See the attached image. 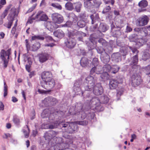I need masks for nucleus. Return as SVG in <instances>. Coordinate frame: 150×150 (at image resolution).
I'll use <instances>...</instances> for the list:
<instances>
[{"label": "nucleus", "instance_id": "obj_32", "mask_svg": "<svg viewBox=\"0 0 150 150\" xmlns=\"http://www.w3.org/2000/svg\"><path fill=\"white\" fill-rule=\"evenodd\" d=\"M119 67L116 65H114L111 67V73L115 74L118 71Z\"/></svg>", "mask_w": 150, "mask_h": 150}, {"label": "nucleus", "instance_id": "obj_21", "mask_svg": "<svg viewBox=\"0 0 150 150\" xmlns=\"http://www.w3.org/2000/svg\"><path fill=\"white\" fill-rule=\"evenodd\" d=\"M54 35L59 38H62L64 36V33L61 30H57L54 32Z\"/></svg>", "mask_w": 150, "mask_h": 150}, {"label": "nucleus", "instance_id": "obj_62", "mask_svg": "<svg viewBox=\"0 0 150 150\" xmlns=\"http://www.w3.org/2000/svg\"><path fill=\"white\" fill-rule=\"evenodd\" d=\"M38 39L43 40L44 39V37L42 35H37Z\"/></svg>", "mask_w": 150, "mask_h": 150}, {"label": "nucleus", "instance_id": "obj_19", "mask_svg": "<svg viewBox=\"0 0 150 150\" xmlns=\"http://www.w3.org/2000/svg\"><path fill=\"white\" fill-rule=\"evenodd\" d=\"M111 59L112 61L118 62L121 60V55L118 52L113 53L112 55Z\"/></svg>", "mask_w": 150, "mask_h": 150}, {"label": "nucleus", "instance_id": "obj_52", "mask_svg": "<svg viewBox=\"0 0 150 150\" xmlns=\"http://www.w3.org/2000/svg\"><path fill=\"white\" fill-rule=\"evenodd\" d=\"M17 21H16V24L15 25L14 27L12 28L11 31V33L13 34H14L15 33L16 28V24L17 23Z\"/></svg>", "mask_w": 150, "mask_h": 150}, {"label": "nucleus", "instance_id": "obj_5", "mask_svg": "<svg viewBox=\"0 0 150 150\" xmlns=\"http://www.w3.org/2000/svg\"><path fill=\"white\" fill-rule=\"evenodd\" d=\"M57 103V100L55 98L52 97H48L42 101L41 105L43 106L47 107L54 105Z\"/></svg>", "mask_w": 150, "mask_h": 150}, {"label": "nucleus", "instance_id": "obj_25", "mask_svg": "<svg viewBox=\"0 0 150 150\" xmlns=\"http://www.w3.org/2000/svg\"><path fill=\"white\" fill-rule=\"evenodd\" d=\"M89 62V61L85 57H82L80 60L81 65L83 67L87 66Z\"/></svg>", "mask_w": 150, "mask_h": 150}, {"label": "nucleus", "instance_id": "obj_34", "mask_svg": "<svg viewBox=\"0 0 150 150\" xmlns=\"http://www.w3.org/2000/svg\"><path fill=\"white\" fill-rule=\"evenodd\" d=\"M138 5L141 7L144 8L147 6L148 3L146 0H142L139 2Z\"/></svg>", "mask_w": 150, "mask_h": 150}, {"label": "nucleus", "instance_id": "obj_4", "mask_svg": "<svg viewBox=\"0 0 150 150\" xmlns=\"http://www.w3.org/2000/svg\"><path fill=\"white\" fill-rule=\"evenodd\" d=\"M11 54V50L8 49L6 51L4 50H1L0 53V58L3 62V65L4 67L7 66L9 59V57Z\"/></svg>", "mask_w": 150, "mask_h": 150}, {"label": "nucleus", "instance_id": "obj_22", "mask_svg": "<svg viewBox=\"0 0 150 150\" xmlns=\"http://www.w3.org/2000/svg\"><path fill=\"white\" fill-rule=\"evenodd\" d=\"M69 19L72 21V22L76 23L78 20V19L77 17L75 14L73 13H71L69 14L68 16Z\"/></svg>", "mask_w": 150, "mask_h": 150}, {"label": "nucleus", "instance_id": "obj_9", "mask_svg": "<svg viewBox=\"0 0 150 150\" xmlns=\"http://www.w3.org/2000/svg\"><path fill=\"white\" fill-rule=\"evenodd\" d=\"M137 36L135 34H133L129 37V39L130 41L134 42H136V45L137 47H139L142 45L143 42H142V39H138Z\"/></svg>", "mask_w": 150, "mask_h": 150}, {"label": "nucleus", "instance_id": "obj_64", "mask_svg": "<svg viewBox=\"0 0 150 150\" xmlns=\"http://www.w3.org/2000/svg\"><path fill=\"white\" fill-rule=\"evenodd\" d=\"M145 69L146 72H150V65H148L145 67Z\"/></svg>", "mask_w": 150, "mask_h": 150}, {"label": "nucleus", "instance_id": "obj_10", "mask_svg": "<svg viewBox=\"0 0 150 150\" xmlns=\"http://www.w3.org/2000/svg\"><path fill=\"white\" fill-rule=\"evenodd\" d=\"M52 18L54 23L57 24H60L63 21V18L62 16L57 13L52 14Z\"/></svg>", "mask_w": 150, "mask_h": 150}, {"label": "nucleus", "instance_id": "obj_35", "mask_svg": "<svg viewBox=\"0 0 150 150\" xmlns=\"http://www.w3.org/2000/svg\"><path fill=\"white\" fill-rule=\"evenodd\" d=\"M98 29L99 31L101 32H105L107 30L106 25L103 23H100Z\"/></svg>", "mask_w": 150, "mask_h": 150}, {"label": "nucleus", "instance_id": "obj_14", "mask_svg": "<svg viewBox=\"0 0 150 150\" xmlns=\"http://www.w3.org/2000/svg\"><path fill=\"white\" fill-rule=\"evenodd\" d=\"M36 18L43 21H46L48 19L47 16L41 11L38 12L36 15Z\"/></svg>", "mask_w": 150, "mask_h": 150}, {"label": "nucleus", "instance_id": "obj_20", "mask_svg": "<svg viewBox=\"0 0 150 150\" xmlns=\"http://www.w3.org/2000/svg\"><path fill=\"white\" fill-rule=\"evenodd\" d=\"M63 121L58 120L54 122L53 123L50 124L48 125V128L49 129H53L56 128L60 124L64 122Z\"/></svg>", "mask_w": 150, "mask_h": 150}, {"label": "nucleus", "instance_id": "obj_3", "mask_svg": "<svg viewBox=\"0 0 150 150\" xmlns=\"http://www.w3.org/2000/svg\"><path fill=\"white\" fill-rule=\"evenodd\" d=\"M100 102L99 99L97 97L93 98L88 103L87 109L90 108L92 110H100V108L101 107L100 105Z\"/></svg>", "mask_w": 150, "mask_h": 150}, {"label": "nucleus", "instance_id": "obj_47", "mask_svg": "<svg viewBox=\"0 0 150 150\" xmlns=\"http://www.w3.org/2000/svg\"><path fill=\"white\" fill-rule=\"evenodd\" d=\"M111 10V8L109 6H107L104 8L102 12L103 13H105L108 12Z\"/></svg>", "mask_w": 150, "mask_h": 150}, {"label": "nucleus", "instance_id": "obj_24", "mask_svg": "<svg viewBox=\"0 0 150 150\" xmlns=\"http://www.w3.org/2000/svg\"><path fill=\"white\" fill-rule=\"evenodd\" d=\"M75 35L79 41H82L83 37H84L86 35L85 33L81 31L76 32L75 33Z\"/></svg>", "mask_w": 150, "mask_h": 150}, {"label": "nucleus", "instance_id": "obj_48", "mask_svg": "<svg viewBox=\"0 0 150 150\" xmlns=\"http://www.w3.org/2000/svg\"><path fill=\"white\" fill-rule=\"evenodd\" d=\"M72 24L71 21H68L64 24L62 25V27H70Z\"/></svg>", "mask_w": 150, "mask_h": 150}, {"label": "nucleus", "instance_id": "obj_31", "mask_svg": "<svg viewBox=\"0 0 150 150\" xmlns=\"http://www.w3.org/2000/svg\"><path fill=\"white\" fill-rule=\"evenodd\" d=\"M138 61V56L137 55H135L133 57L132 60V63L131 64L133 65V66L137 67V66L136 65L137 64V62Z\"/></svg>", "mask_w": 150, "mask_h": 150}, {"label": "nucleus", "instance_id": "obj_33", "mask_svg": "<svg viewBox=\"0 0 150 150\" xmlns=\"http://www.w3.org/2000/svg\"><path fill=\"white\" fill-rule=\"evenodd\" d=\"M81 81H77L74 84V89H76L77 92H79L81 91V88H79L81 84Z\"/></svg>", "mask_w": 150, "mask_h": 150}, {"label": "nucleus", "instance_id": "obj_40", "mask_svg": "<svg viewBox=\"0 0 150 150\" xmlns=\"http://www.w3.org/2000/svg\"><path fill=\"white\" fill-rule=\"evenodd\" d=\"M90 18L92 20V23L93 24L94 22V21L99 18V16L98 14H95L91 15Z\"/></svg>", "mask_w": 150, "mask_h": 150}, {"label": "nucleus", "instance_id": "obj_58", "mask_svg": "<svg viewBox=\"0 0 150 150\" xmlns=\"http://www.w3.org/2000/svg\"><path fill=\"white\" fill-rule=\"evenodd\" d=\"M23 131L24 133L25 137L28 138L29 136V133H27L25 129H23Z\"/></svg>", "mask_w": 150, "mask_h": 150}, {"label": "nucleus", "instance_id": "obj_23", "mask_svg": "<svg viewBox=\"0 0 150 150\" xmlns=\"http://www.w3.org/2000/svg\"><path fill=\"white\" fill-rule=\"evenodd\" d=\"M74 8L77 12H79L80 11L82 4L80 2H78L74 3Z\"/></svg>", "mask_w": 150, "mask_h": 150}, {"label": "nucleus", "instance_id": "obj_50", "mask_svg": "<svg viewBox=\"0 0 150 150\" xmlns=\"http://www.w3.org/2000/svg\"><path fill=\"white\" fill-rule=\"evenodd\" d=\"M54 110L53 108H46L44 109L43 110V112H53V110Z\"/></svg>", "mask_w": 150, "mask_h": 150}, {"label": "nucleus", "instance_id": "obj_1", "mask_svg": "<svg viewBox=\"0 0 150 150\" xmlns=\"http://www.w3.org/2000/svg\"><path fill=\"white\" fill-rule=\"evenodd\" d=\"M41 77L44 82V85H42V86L47 91H50V89L53 88L55 85L52 73L49 71L43 72L41 74Z\"/></svg>", "mask_w": 150, "mask_h": 150}, {"label": "nucleus", "instance_id": "obj_51", "mask_svg": "<svg viewBox=\"0 0 150 150\" xmlns=\"http://www.w3.org/2000/svg\"><path fill=\"white\" fill-rule=\"evenodd\" d=\"M8 9H6L1 16V18L2 19L5 18L8 13Z\"/></svg>", "mask_w": 150, "mask_h": 150}, {"label": "nucleus", "instance_id": "obj_41", "mask_svg": "<svg viewBox=\"0 0 150 150\" xmlns=\"http://www.w3.org/2000/svg\"><path fill=\"white\" fill-rule=\"evenodd\" d=\"M7 90H8V86L6 84V83L5 81H4V97H5L7 95Z\"/></svg>", "mask_w": 150, "mask_h": 150}, {"label": "nucleus", "instance_id": "obj_37", "mask_svg": "<svg viewBox=\"0 0 150 150\" xmlns=\"http://www.w3.org/2000/svg\"><path fill=\"white\" fill-rule=\"evenodd\" d=\"M100 100L102 103L106 104L108 103L109 101V98L107 96H103L101 97Z\"/></svg>", "mask_w": 150, "mask_h": 150}, {"label": "nucleus", "instance_id": "obj_60", "mask_svg": "<svg viewBox=\"0 0 150 150\" xmlns=\"http://www.w3.org/2000/svg\"><path fill=\"white\" fill-rule=\"evenodd\" d=\"M5 137H4V138H11L12 136L10 134L8 133L7 134H5Z\"/></svg>", "mask_w": 150, "mask_h": 150}, {"label": "nucleus", "instance_id": "obj_16", "mask_svg": "<svg viewBox=\"0 0 150 150\" xmlns=\"http://www.w3.org/2000/svg\"><path fill=\"white\" fill-rule=\"evenodd\" d=\"M65 44L68 47L72 48L76 45V42L74 39L70 37L65 42Z\"/></svg>", "mask_w": 150, "mask_h": 150}, {"label": "nucleus", "instance_id": "obj_46", "mask_svg": "<svg viewBox=\"0 0 150 150\" xmlns=\"http://www.w3.org/2000/svg\"><path fill=\"white\" fill-rule=\"evenodd\" d=\"M99 62L98 59L97 58H94L93 59L92 61V64L94 67L97 66Z\"/></svg>", "mask_w": 150, "mask_h": 150}, {"label": "nucleus", "instance_id": "obj_43", "mask_svg": "<svg viewBox=\"0 0 150 150\" xmlns=\"http://www.w3.org/2000/svg\"><path fill=\"white\" fill-rule=\"evenodd\" d=\"M51 6L59 10H61L62 8L61 6L57 3H52L51 4Z\"/></svg>", "mask_w": 150, "mask_h": 150}, {"label": "nucleus", "instance_id": "obj_15", "mask_svg": "<svg viewBox=\"0 0 150 150\" xmlns=\"http://www.w3.org/2000/svg\"><path fill=\"white\" fill-rule=\"evenodd\" d=\"M102 67L100 66L93 67L90 71V74L95 75V74H103V71L101 70Z\"/></svg>", "mask_w": 150, "mask_h": 150}, {"label": "nucleus", "instance_id": "obj_2", "mask_svg": "<svg viewBox=\"0 0 150 150\" xmlns=\"http://www.w3.org/2000/svg\"><path fill=\"white\" fill-rule=\"evenodd\" d=\"M87 76L85 79L84 88L85 90L91 91H92L96 83V78L95 75H91Z\"/></svg>", "mask_w": 150, "mask_h": 150}, {"label": "nucleus", "instance_id": "obj_63", "mask_svg": "<svg viewBox=\"0 0 150 150\" xmlns=\"http://www.w3.org/2000/svg\"><path fill=\"white\" fill-rule=\"evenodd\" d=\"M4 108V105L2 102H0V110H3Z\"/></svg>", "mask_w": 150, "mask_h": 150}, {"label": "nucleus", "instance_id": "obj_8", "mask_svg": "<svg viewBox=\"0 0 150 150\" xmlns=\"http://www.w3.org/2000/svg\"><path fill=\"white\" fill-rule=\"evenodd\" d=\"M149 20V18L146 15L142 16L137 20V24L138 26H142L146 25Z\"/></svg>", "mask_w": 150, "mask_h": 150}, {"label": "nucleus", "instance_id": "obj_29", "mask_svg": "<svg viewBox=\"0 0 150 150\" xmlns=\"http://www.w3.org/2000/svg\"><path fill=\"white\" fill-rule=\"evenodd\" d=\"M77 26L76 27V29H78L79 28H82L85 25L86 23L83 20H79L77 23Z\"/></svg>", "mask_w": 150, "mask_h": 150}, {"label": "nucleus", "instance_id": "obj_57", "mask_svg": "<svg viewBox=\"0 0 150 150\" xmlns=\"http://www.w3.org/2000/svg\"><path fill=\"white\" fill-rule=\"evenodd\" d=\"M115 1L114 0H110V1H105V3L106 4H107L109 3L110 2L111 4L112 5H113Z\"/></svg>", "mask_w": 150, "mask_h": 150}, {"label": "nucleus", "instance_id": "obj_30", "mask_svg": "<svg viewBox=\"0 0 150 150\" xmlns=\"http://www.w3.org/2000/svg\"><path fill=\"white\" fill-rule=\"evenodd\" d=\"M94 5L93 3L89 1H85L84 3V7L89 9L93 7Z\"/></svg>", "mask_w": 150, "mask_h": 150}, {"label": "nucleus", "instance_id": "obj_42", "mask_svg": "<svg viewBox=\"0 0 150 150\" xmlns=\"http://www.w3.org/2000/svg\"><path fill=\"white\" fill-rule=\"evenodd\" d=\"M150 57V55L149 53L145 52L142 55V59L143 60L146 61Z\"/></svg>", "mask_w": 150, "mask_h": 150}, {"label": "nucleus", "instance_id": "obj_53", "mask_svg": "<svg viewBox=\"0 0 150 150\" xmlns=\"http://www.w3.org/2000/svg\"><path fill=\"white\" fill-rule=\"evenodd\" d=\"M98 42L99 43L101 44L102 45H103L105 43V41L103 38H100L98 40Z\"/></svg>", "mask_w": 150, "mask_h": 150}, {"label": "nucleus", "instance_id": "obj_56", "mask_svg": "<svg viewBox=\"0 0 150 150\" xmlns=\"http://www.w3.org/2000/svg\"><path fill=\"white\" fill-rule=\"evenodd\" d=\"M98 52L99 54H102L104 52V50L102 48H98L97 49Z\"/></svg>", "mask_w": 150, "mask_h": 150}, {"label": "nucleus", "instance_id": "obj_18", "mask_svg": "<svg viewBox=\"0 0 150 150\" xmlns=\"http://www.w3.org/2000/svg\"><path fill=\"white\" fill-rule=\"evenodd\" d=\"M55 23L52 22H47L45 23V25L48 30H51L57 28Z\"/></svg>", "mask_w": 150, "mask_h": 150}, {"label": "nucleus", "instance_id": "obj_39", "mask_svg": "<svg viewBox=\"0 0 150 150\" xmlns=\"http://www.w3.org/2000/svg\"><path fill=\"white\" fill-rule=\"evenodd\" d=\"M40 46V43L36 42L33 45L32 50L33 51H35L37 50Z\"/></svg>", "mask_w": 150, "mask_h": 150}, {"label": "nucleus", "instance_id": "obj_61", "mask_svg": "<svg viewBox=\"0 0 150 150\" xmlns=\"http://www.w3.org/2000/svg\"><path fill=\"white\" fill-rule=\"evenodd\" d=\"M30 66L29 65H26L25 66L26 69L28 72H30Z\"/></svg>", "mask_w": 150, "mask_h": 150}, {"label": "nucleus", "instance_id": "obj_27", "mask_svg": "<svg viewBox=\"0 0 150 150\" xmlns=\"http://www.w3.org/2000/svg\"><path fill=\"white\" fill-rule=\"evenodd\" d=\"M105 57H103L102 55L100 56V58L102 61L104 63H106L109 62L110 60L109 56L106 54L105 53Z\"/></svg>", "mask_w": 150, "mask_h": 150}, {"label": "nucleus", "instance_id": "obj_6", "mask_svg": "<svg viewBox=\"0 0 150 150\" xmlns=\"http://www.w3.org/2000/svg\"><path fill=\"white\" fill-rule=\"evenodd\" d=\"M131 84L134 87L140 85L142 81L140 76L137 74L133 75L131 78Z\"/></svg>", "mask_w": 150, "mask_h": 150}, {"label": "nucleus", "instance_id": "obj_11", "mask_svg": "<svg viewBox=\"0 0 150 150\" xmlns=\"http://www.w3.org/2000/svg\"><path fill=\"white\" fill-rule=\"evenodd\" d=\"M78 130V127L75 123L71 122L68 127L67 132L70 134H72L77 132Z\"/></svg>", "mask_w": 150, "mask_h": 150}, {"label": "nucleus", "instance_id": "obj_28", "mask_svg": "<svg viewBox=\"0 0 150 150\" xmlns=\"http://www.w3.org/2000/svg\"><path fill=\"white\" fill-rule=\"evenodd\" d=\"M56 134V133L55 132L53 131H51L46 133L45 134V136L49 137L48 138L50 139L55 137Z\"/></svg>", "mask_w": 150, "mask_h": 150}, {"label": "nucleus", "instance_id": "obj_13", "mask_svg": "<svg viewBox=\"0 0 150 150\" xmlns=\"http://www.w3.org/2000/svg\"><path fill=\"white\" fill-rule=\"evenodd\" d=\"M93 92L96 95H101L103 93V89L100 84H96L95 86H94L93 88Z\"/></svg>", "mask_w": 150, "mask_h": 150}, {"label": "nucleus", "instance_id": "obj_36", "mask_svg": "<svg viewBox=\"0 0 150 150\" xmlns=\"http://www.w3.org/2000/svg\"><path fill=\"white\" fill-rule=\"evenodd\" d=\"M71 122H66L65 123L62 124L61 125V127L62 129V130H65V131L67 132V130L68 129V125H69V124L71 123Z\"/></svg>", "mask_w": 150, "mask_h": 150}, {"label": "nucleus", "instance_id": "obj_45", "mask_svg": "<svg viewBox=\"0 0 150 150\" xmlns=\"http://www.w3.org/2000/svg\"><path fill=\"white\" fill-rule=\"evenodd\" d=\"M124 89L122 88H119L117 89V95L121 96L122 94L124 92Z\"/></svg>", "mask_w": 150, "mask_h": 150}, {"label": "nucleus", "instance_id": "obj_49", "mask_svg": "<svg viewBox=\"0 0 150 150\" xmlns=\"http://www.w3.org/2000/svg\"><path fill=\"white\" fill-rule=\"evenodd\" d=\"M13 21V19H12V20H11L8 22L7 25L6 24H4V26L7 28H11V26L12 24Z\"/></svg>", "mask_w": 150, "mask_h": 150}, {"label": "nucleus", "instance_id": "obj_55", "mask_svg": "<svg viewBox=\"0 0 150 150\" xmlns=\"http://www.w3.org/2000/svg\"><path fill=\"white\" fill-rule=\"evenodd\" d=\"M36 4L34 5L31 7L30 8L29 10H28V13H29L32 12L35 8L36 6Z\"/></svg>", "mask_w": 150, "mask_h": 150}, {"label": "nucleus", "instance_id": "obj_7", "mask_svg": "<svg viewBox=\"0 0 150 150\" xmlns=\"http://www.w3.org/2000/svg\"><path fill=\"white\" fill-rule=\"evenodd\" d=\"M111 67L109 64L105 65L103 67V73L100 75L102 79H107L109 77L108 73H111Z\"/></svg>", "mask_w": 150, "mask_h": 150}, {"label": "nucleus", "instance_id": "obj_26", "mask_svg": "<svg viewBox=\"0 0 150 150\" xmlns=\"http://www.w3.org/2000/svg\"><path fill=\"white\" fill-rule=\"evenodd\" d=\"M66 9L69 11H72L74 9V3L70 2H67L65 5Z\"/></svg>", "mask_w": 150, "mask_h": 150}, {"label": "nucleus", "instance_id": "obj_17", "mask_svg": "<svg viewBox=\"0 0 150 150\" xmlns=\"http://www.w3.org/2000/svg\"><path fill=\"white\" fill-rule=\"evenodd\" d=\"M49 58V55L47 53H42L39 55V60L41 63L47 61Z\"/></svg>", "mask_w": 150, "mask_h": 150}, {"label": "nucleus", "instance_id": "obj_59", "mask_svg": "<svg viewBox=\"0 0 150 150\" xmlns=\"http://www.w3.org/2000/svg\"><path fill=\"white\" fill-rule=\"evenodd\" d=\"M132 30V28L129 26H127L126 29V32H129Z\"/></svg>", "mask_w": 150, "mask_h": 150}, {"label": "nucleus", "instance_id": "obj_54", "mask_svg": "<svg viewBox=\"0 0 150 150\" xmlns=\"http://www.w3.org/2000/svg\"><path fill=\"white\" fill-rule=\"evenodd\" d=\"M13 120L14 123L16 124H18L20 122L19 119L16 117L14 118Z\"/></svg>", "mask_w": 150, "mask_h": 150}, {"label": "nucleus", "instance_id": "obj_38", "mask_svg": "<svg viewBox=\"0 0 150 150\" xmlns=\"http://www.w3.org/2000/svg\"><path fill=\"white\" fill-rule=\"evenodd\" d=\"M74 123H75L76 125L78 124L81 125H86L88 124V122L86 120H83L81 121H75Z\"/></svg>", "mask_w": 150, "mask_h": 150}, {"label": "nucleus", "instance_id": "obj_44", "mask_svg": "<svg viewBox=\"0 0 150 150\" xmlns=\"http://www.w3.org/2000/svg\"><path fill=\"white\" fill-rule=\"evenodd\" d=\"M146 29H147L148 30L150 31V25L147 26L142 28V30L144 31V35L146 36L148 34L147 31L146 30Z\"/></svg>", "mask_w": 150, "mask_h": 150}, {"label": "nucleus", "instance_id": "obj_12", "mask_svg": "<svg viewBox=\"0 0 150 150\" xmlns=\"http://www.w3.org/2000/svg\"><path fill=\"white\" fill-rule=\"evenodd\" d=\"M123 81L122 79H118L117 80L112 79L110 80L109 84V86L111 89H115L119 83H121Z\"/></svg>", "mask_w": 150, "mask_h": 150}]
</instances>
